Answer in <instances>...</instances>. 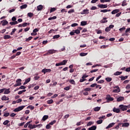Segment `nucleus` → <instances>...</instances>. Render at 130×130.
Segmentation results:
<instances>
[{"label": "nucleus", "instance_id": "f257e3e1", "mask_svg": "<svg viewBox=\"0 0 130 130\" xmlns=\"http://www.w3.org/2000/svg\"><path fill=\"white\" fill-rule=\"evenodd\" d=\"M24 108H25V106H21L15 109L14 110H13V111H14V112H19V111H21V110H23Z\"/></svg>", "mask_w": 130, "mask_h": 130}, {"label": "nucleus", "instance_id": "f03ea898", "mask_svg": "<svg viewBox=\"0 0 130 130\" xmlns=\"http://www.w3.org/2000/svg\"><path fill=\"white\" fill-rule=\"evenodd\" d=\"M128 106H124L123 105H120L119 106L120 109L122 110V111H125V110H127Z\"/></svg>", "mask_w": 130, "mask_h": 130}, {"label": "nucleus", "instance_id": "7ed1b4c3", "mask_svg": "<svg viewBox=\"0 0 130 130\" xmlns=\"http://www.w3.org/2000/svg\"><path fill=\"white\" fill-rule=\"evenodd\" d=\"M106 100H107V102L108 103H109V101H113V100H114V99H113V98H111V96H110V95L108 94L107 95Z\"/></svg>", "mask_w": 130, "mask_h": 130}, {"label": "nucleus", "instance_id": "20e7f679", "mask_svg": "<svg viewBox=\"0 0 130 130\" xmlns=\"http://www.w3.org/2000/svg\"><path fill=\"white\" fill-rule=\"evenodd\" d=\"M56 52H58V51L56 50H49L47 54H53V53H55Z\"/></svg>", "mask_w": 130, "mask_h": 130}, {"label": "nucleus", "instance_id": "39448f33", "mask_svg": "<svg viewBox=\"0 0 130 130\" xmlns=\"http://www.w3.org/2000/svg\"><path fill=\"white\" fill-rule=\"evenodd\" d=\"M81 15H87L89 14L88 9H84L82 12H80Z\"/></svg>", "mask_w": 130, "mask_h": 130}, {"label": "nucleus", "instance_id": "423d86ee", "mask_svg": "<svg viewBox=\"0 0 130 130\" xmlns=\"http://www.w3.org/2000/svg\"><path fill=\"white\" fill-rule=\"evenodd\" d=\"M50 72H51V69H44L42 70V73H43L44 74H46V73H50Z\"/></svg>", "mask_w": 130, "mask_h": 130}, {"label": "nucleus", "instance_id": "0eeeda50", "mask_svg": "<svg viewBox=\"0 0 130 130\" xmlns=\"http://www.w3.org/2000/svg\"><path fill=\"white\" fill-rule=\"evenodd\" d=\"M99 8H100V9H106L108 7L107 5H103V4H101L98 5Z\"/></svg>", "mask_w": 130, "mask_h": 130}, {"label": "nucleus", "instance_id": "6e6552de", "mask_svg": "<svg viewBox=\"0 0 130 130\" xmlns=\"http://www.w3.org/2000/svg\"><path fill=\"white\" fill-rule=\"evenodd\" d=\"M124 100V97L123 96H119L117 98V102H121V101H123Z\"/></svg>", "mask_w": 130, "mask_h": 130}, {"label": "nucleus", "instance_id": "1a4fd4ad", "mask_svg": "<svg viewBox=\"0 0 130 130\" xmlns=\"http://www.w3.org/2000/svg\"><path fill=\"white\" fill-rule=\"evenodd\" d=\"M108 22V20H107V18L105 17L103 19V20H101L100 23L102 24H104V23H107Z\"/></svg>", "mask_w": 130, "mask_h": 130}, {"label": "nucleus", "instance_id": "9d476101", "mask_svg": "<svg viewBox=\"0 0 130 130\" xmlns=\"http://www.w3.org/2000/svg\"><path fill=\"white\" fill-rule=\"evenodd\" d=\"M9 99H10L8 97H7L6 95H4L1 98V100H2V101H7L8 100H9Z\"/></svg>", "mask_w": 130, "mask_h": 130}, {"label": "nucleus", "instance_id": "9b49d317", "mask_svg": "<svg viewBox=\"0 0 130 130\" xmlns=\"http://www.w3.org/2000/svg\"><path fill=\"white\" fill-rule=\"evenodd\" d=\"M114 124H115V123L114 122L111 123L106 127V128L107 129L108 128H110V127H112V126H113Z\"/></svg>", "mask_w": 130, "mask_h": 130}, {"label": "nucleus", "instance_id": "f8f14e48", "mask_svg": "<svg viewBox=\"0 0 130 130\" xmlns=\"http://www.w3.org/2000/svg\"><path fill=\"white\" fill-rule=\"evenodd\" d=\"M1 23H3V26H6V25H8V24H9V22H8L6 19L2 21Z\"/></svg>", "mask_w": 130, "mask_h": 130}, {"label": "nucleus", "instance_id": "ddd939ff", "mask_svg": "<svg viewBox=\"0 0 130 130\" xmlns=\"http://www.w3.org/2000/svg\"><path fill=\"white\" fill-rule=\"evenodd\" d=\"M113 112H115L116 113H119L120 112V109L114 108L113 109Z\"/></svg>", "mask_w": 130, "mask_h": 130}, {"label": "nucleus", "instance_id": "4468645a", "mask_svg": "<svg viewBox=\"0 0 130 130\" xmlns=\"http://www.w3.org/2000/svg\"><path fill=\"white\" fill-rule=\"evenodd\" d=\"M127 126H129V123L125 122L122 123V127H127Z\"/></svg>", "mask_w": 130, "mask_h": 130}, {"label": "nucleus", "instance_id": "2eb2a0df", "mask_svg": "<svg viewBox=\"0 0 130 130\" xmlns=\"http://www.w3.org/2000/svg\"><path fill=\"white\" fill-rule=\"evenodd\" d=\"M119 10L115 9V10H113V11H112L111 14L112 15H115V14H117V13H119Z\"/></svg>", "mask_w": 130, "mask_h": 130}, {"label": "nucleus", "instance_id": "dca6fc26", "mask_svg": "<svg viewBox=\"0 0 130 130\" xmlns=\"http://www.w3.org/2000/svg\"><path fill=\"white\" fill-rule=\"evenodd\" d=\"M87 21H82L80 23V26H86L87 25Z\"/></svg>", "mask_w": 130, "mask_h": 130}, {"label": "nucleus", "instance_id": "f3484780", "mask_svg": "<svg viewBox=\"0 0 130 130\" xmlns=\"http://www.w3.org/2000/svg\"><path fill=\"white\" fill-rule=\"evenodd\" d=\"M128 76H121V77H120V79H121V81H124V80H126V79H127Z\"/></svg>", "mask_w": 130, "mask_h": 130}, {"label": "nucleus", "instance_id": "a211bd4d", "mask_svg": "<svg viewBox=\"0 0 130 130\" xmlns=\"http://www.w3.org/2000/svg\"><path fill=\"white\" fill-rule=\"evenodd\" d=\"M97 126L96 125H93L91 127L88 128V130H96Z\"/></svg>", "mask_w": 130, "mask_h": 130}, {"label": "nucleus", "instance_id": "6ab92c4d", "mask_svg": "<svg viewBox=\"0 0 130 130\" xmlns=\"http://www.w3.org/2000/svg\"><path fill=\"white\" fill-rule=\"evenodd\" d=\"M28 127L29 128H31V129H33V128H36V125L35 124L32 125L31 124H29L28 125Z\"/></svg>", "mask_w": 130, "mask_h": 130}, {"label": "nucleus", "instance_id": "aec40b11", "mask_svg": "<svg viewBox=\"0 0 130 130\" xmlns=\"http://www.w3.org/2000/svg\"><path fill=\"white\" fill-rule=\"evenodd\" d=\"M43 9V6L42 5H40L38 6H37V10L38 11H41Z\"/></svg>", "mask_w": 130, "mask_h": 130}, {"label": "nucleus", "instance_id": "412c9836", "mask_svg": "<svg viewBox=\"0 0 130 130\" xmlns=\"http://www.w3.org/2000/svg\"><path fill=\"white\" fill-rule=\"evenodd\" d=\"M4 94H10L11 93V91H10V88L9 89H6L4 90Z\"/></svg>", "mask_w": 130, "mask_h": 130}, {"label": "nucleus", "instance_id": "4be33fe9", "mask_svg": "<svg viewBox=\"0 0 130 130\" xmlns=\"http://www.w3.org/2000/svg\"><path fill=\"white\" fill-rule=\"evenodd\" d=\"M122 7H125V6H127V3H126V0H124L121 4Z\"/></svg>", "mask_w": 130, "mask_h": 130}, {"label": "nucleus", "instance_id": "5701e85b", "mask_svg": "<svg viewBox=\"0 0 130 130\" xmlns=\"http://www.w3.org/2000/svg\"><path fill=\"white\" fill-rule=\"evenodd\" d=\"M16 82V84H20L19 86H21V85H22V83H21L22 82V80L21 79H18Z\"/></svg>", "mask_w": 130, "mask_h": 130}, {"label": "nucleus", "instance_id": "b1692460", "mask_svg": "<svg viewBox=\"0 0 130 130\" xmlns=\"http://www.w3.org/2000/svg\"><path fill=\"white\" fill-rule=\"evenodd\" d=\"M122 74V72L117 71L115 72L114 75V76H119V75H121Z\"/></svg>", "mask_w": 130, "mask_h": 130}, {"label": "nucleus", "instance_id": "393cba45", "mask_svg": "<svg viewBox=\"0 0 130 130\" xmlns=\"http://www.w3.org/2000/svg\"><path fill=\"white\" fill-rule=\"evenodd\" d=\"M27 7H28V5H27L26 4H24L20 6V9L21 10H23V9H26V8H27Z\"/></svg>", "mask_w": 130, "mask_h": 130}, {"label": "nucleus", "instance_id": "a878e982", "mask_svg": "<svg viewBox=\"0 0 130 130\" xmlns=\"http://www.w3.org/2000/svg\"><path fill=\"white\" fill-rule=\"evenodd\" d=\"M48 115H44L43 118L42 120H43V121H45V120H46V119H48Z\"/></svg>", "mask_w": 130, "mask_h": 130}, {"label": "nucleus", "instance_id": "bb28decb", "mask_svg": "<svg viewBox=\"0 0 130 130\" xmlns=\"http://www.w3.org/2000/svg\"><path fill=\"white\" fill-rule=\"evenodd\" d=\"M106 81H107L108 82H111L112 81V78L110 77H107L105 78Z\"/></svg>", "mask_w": 130, "mask_h": 130}, {"label": "nucleus", "instance_id": "cd10ccee", "mask_svg": "<svg viewBox=\"0 0 130 130\" xmlns=\"http://www.w3.org/2000/svg\"><path fill=\"white\" fill-rule=\"evenodd\" d=\"M100 109H101V107H96L94 108V111L97 112V111H99V110H100Z\"/></svg>", "mask_w": 130, "mask_h": 130}, {"label": "nucleus", "instance_id": "c85d7f7f", "mask_svg": "<svg viewBox=\"0 0 130 130\" xmlns=\"http://www.w3.org/2000/svg\"><path fill=\"white\" fill-rule=\"evenodd\" d=\"M27 16L29 18H32V17H33V16H34V14L32 13L29 12V13H27Z\"/></svg>", "mask_w": 130, "mask_h": 130}, {"label": "nucleus", "instance_id": "c756f323", "mask_svg": "<svg viewBox=\"0 0 130 130\" xmlns=\"http://www.w3.org/2000/svg\"><path fill=\"white\" fill-rule=\"evenodd\" d=\"M70 84H72V85H76V82H75V80L73 79H71L69 81Z\"/></svg>", "mask_w": 130, "mask_h": 130}, {"label": "nucleus", "instance_id": "7c9ffc66", "mask_svg": "<svg viewBox=\"0 0 130 130\" xmlns=\"http://www.w3.org/2000/svg\"><path fill=\"white\" fill-rule=\"evenodd\" d=\"M88 54V53H84V52H81L80 53V56H86Z\"/></svg>", "mask_w": 130, "mask_h": 130}, {"label": "nucleus", "instance_id": "2f4dec72", "mask_svg": "<svg viewBox=\"0 0 130 130\" xmlns=\"http://www.w3.org/2000/svg\"><path fill=\"white\" fill-rule=\"evenodd\" d=\"M92 124H94V122L93 121H89L87 124V126H90V125H92Z\"/></svg>", "mask_w": 130, "mask_h": 130}, {"label": "nucleus", "instance_id": "473e14b6", "mask_svg": "<svg viewBox=\"0 0 130 130\" xmlns=\"http://www.w3.org/2000/svg\"><path fill=\"white\" fill-rule=\"evenodd\" d=\"M30 108V110H34V106H32L31 105H29L27 106V109H29Z\"/></svg>", "mask_w": 130, "mask_h": 130}, {"label": "nucleus", "instance_id": "72a5a7b5", "mask_svg": "<svg viewBox=\"0 0 130 130\" xmlns=\"http://www.w3.org/2000/svg\"><path fill=\"white\" fill-rule=\"evenodd\" d=\"M10 25H17V24H18V21H15L13 22H10Z\"/></svg>", "mask_w": 130, "mask_h": 130}, {"label": "nucleus", "instance_id": "f704fd0d", "mask_svg": "<svg viewBox=\"0 0 130 130\" xmlns=\"http://www.w3.org/2000/svg\"><path fill=\"white\" fill-rule=\"evenodd\" d=\"M119 92H120V89H114L113 90V93H119Z\"/></svg>", "mask_w": 130, "mask_h": 130}, {"label": "nucleus", "instance_id": "c9c22d12", "mask_svg": "<svg viewBox=\"0 0 130 130\" xmlns=\"http://www.w3.org/2000/svg\"><path fill=\"white\" fill-rule=\"evenodd\" d=\"M10 122V121L6 120H5L4 122H3V124L4 125H7L8 124H9V123Z\"/></svg>", "mask_w": 130, "mask_h": 130}, {"label": "nucleus", "instance_id": "e433bc0d", "mask_svg": "<svg viewBox=\"0 0 130 130\" xmlns=\"http://www.w3.org/2000/svg\"><path fill=\"white\" fill-rule=\"evenodd\" d=\"M67 62H68V60H63L62 62H61V63L62 64V66H64L67 64Z\"/></svg>", "mask_w": 130, "mask_h": 130}, {"label": "nucleus", "instance_id": "4c0bfd02", "mask_svg": "<svg viewBox=\"0 0 130 130\" xmlns=\"http://www.w3.org/2000/svg\"><path fill=\"white\" fill-rule=\"evenodd\" d=\"M56 19V16H53L52 17H49L48 18L49 21H51V20H55Z\"/></svg>", "mask_w": 130, "mask_h": 130}, {"label": "nucleus", "instance_id": "58836bf2", "mask_svg": "<svg viewBox=\"0 0 130 130\" xmlns=\"http://www.w3.org/2000/svg\"><path fill=\"white\" fill-rule=\"evenodd\" d=\"M4 39H10L11 38V37L10 35H5L4 37Z\"/></svg>", "mask_w": 130, "mask_h": 130}, {"label": "nucleus", "instance_id": "ea45409f", "mask_svg": "<svg viewBox=\"0 0 130 130\" xmlns=\"http://www.w3.org/2000/svg\"><path fill=\"white\" fill-rule=\"evenodd\" d=\"M47 102L48 104H52V103L53 102V100L51 99L50 100L47 101Z\"/></svg>", "mask_w": 130, "mask_h": 130}, {"label": "nucleus", "instance_id": "a19ab883", "mask_svg": "<svg viewBox=\"0 0 130 130\" xmlns=\"http://www.w3.org/2000/svg\"><path fill=\"white\" fill-rule=\"evenodd\" d=\"M111 0H101V3H109Z\"/></svg>", "mask_w": 130, "mask_h": 130}, {"label": "nucleus", "instance_id": "79ce46f5", "mask_svg": "<svg viewBox=\"0 0 130 130\" xmlns=\"http://www.w3.org/2000/svg\"><path fill=\"white\" fill-rule=\"evenodd\" d=\"M59 37H60V36H59V35H57L54 36L53 39H57V38H59Z\"/></svg>", "mask_w": 130, "mask_h": 130}, {"label": "nucleus", "instance_id": "37998d69", "mask_svg": "<svg viewBox=\"0 0 130 130\" xmlns=\"http://www.w3.org/2000/svg\"><path fill=\"white\" fill-rule=\"evenodd\" d=\"M73 31H74V33H75L76 34H80V30L79 29L73 30Z\"/></svg>", "mask_w": 130, "mask_h": 130}, {"label": "nucleus", "instance_id": "c03bdc74", "mask_svg": "<svg viewBox=\"0 0 130 130\" xmlns=\"http://www.w3.org/2000/svg\"><path fill=\"white\" fill-rule=\"evenodd\" d=\"M102 122H103V120H102V119L96 121L98 124H101Z\"/></svg>", "mask_w": 130, "mask_h": 130}, {"label": "nucleus", "instance_id": "a18cd8bd", "mask_svg": "<svg viewBox=\"0 0 130 130\" xmlns=\"http://www.w3.org/2000/svg\"><path fill=\"white\" fill-rule=\"evenodd\" d=\"M66 50V46H63V48L60 49L59 51V52H61V51H64Z\"/></svg>", "mask_w": 130, "mask_h": 130}, {"label": "nucleus", "instance_id": "49530a36", "mask_svg": "<svg viewBox=\"0 0 130 130\" xmlns=\"http://www.w3.org/2000/svg\"><path fill=\"white\" fill-rule=\"evenodd\" d=\"M56 122V120H54L53 121L50 122L49 124L50 125H53V124H54V123H55Z\"/></svg>", "mask_w": 130, "mask_h": 130}, {"label": "nucleus", "instance_id": "de8ad7c7", "mask_svg": "<svg viewBox=\"0 0 130 130\" xmlns=\"http://www.w3.org/2000/svg\"><path fill=\"white\" fill-rule=\"evenodd\" d=\"M32 38H33V37H28V38L26 39L25 41H26V42H28V41H30V40H31V39H32Z\"/></svg>", "mask_w": 130, "mask_h": 130}, {"label": "nucleus", "instance_id": "09e8293b", "mask_svg": "<svg viewBox=\"0 0 130 130\" xmlns=\"http://www.w3.org/2000/svg\"><path fill=\"white\" fill-rule=\"evenodd\" d=\"M16 31H17V29L14 28L12 30V32L10 34V35H13L14 33H15V32H16Z\"/></svg>", "mask_w": 130, "mask_h": 130}, {"label": "nucleus", "instance_id": "8fccbe9b", "mask_svg": "<svg viewBox=\"0 0 130 130\" xmlns=\"http://www.w3.org/2000/svg\"><path fill=\"white\" fill-rule=\"evenodd\" d=\"M10 115V113H4V116H5V117H8V116H9Z\"/></svg>", "mask_w": 130, "mask_h": 130}, {"label": "nucleus", "instance_id": "3c124183", "mask_svg": "<svg viewBox=\"0 0 130 130\" xmlns=\"http://www.w3.org/2000/svg\"><path fill=\"white\" fill-rule=\"evenodd\" d=\"M56 10V8H51V10H50V13H53V12H54Z\"/></svg>", "mask_w": 130, "mask_h": 130}, {"label": "nucleus", "instance_id": "603ef678", "mask_svg": "<svg viewBox=\"0 0 130 130\" xmlns=\"http://www.w3.org/2000/svg\"><path fill=\"white\" fill-rule=\"evenodd\" d=\"M84 91L85 92H89V91H91V88H86L84 89Z\"/></svg>", "mask_w": 130, "mask_h": 130}, {"label": "nucleus", "instance_id": "864d4df0", "mask_svg": "<svg viewBox=\"0 0 130 130\" xmlns=\"http://www.w3.org/2000/svg\"><path fill=\"white\" fill-rule=\"evenodd\" d=\"M105 31H106V32H109V31H110V29L109 28V27H107L105 28Z\"/></svg>", "mask_w": 130, "mask_h": 130}, {"label": "nucleus", "instance_id": "5fc2aeb1", "mask_svg": "<svg viewBox=\"0 0 130 130\" xmlns=\"http://www.w3.org/2000/svg\"><path fill=\"white\" fill-rule=\"evenodd\" d=\"M50 127H51V126L50 125V124H47L46 126V128L47 129H49V128H50Z\"/></svg>", "mask_w": 130, "mask_h": 130}, {"label": "nucleus", "instance_id": "6e6d98bb", "mask_svg": "<svg viewBox=\"0 0 130 130\" xmlns=\"http://www.w3.org/2000/svg\"><path fill=\"white\" fill-rule=\"evenodd\" d=\"M75 10L74 9H71L68 11V14H72V13H74Z\"/></svg>", "mask_w": 130, "mask_h": 130}, {"label": "nucleus", "instance_id": "4d7b16f0", "mask_svg": "<svg viewBox=\"0 0 130 130\" xmlns=\"http://www.w3.org/2000/svg\"><path fill=\"white\" fill-rule=\"evenodd\" d=\"M70 35L71 36H74V35H75V31H74V30H73L72 31H71L70 32Z\"/></svg>", "mask_w": 130, "mask_h": 130}, {"label": "nucleus", "instance_id": "13d9d810", "mask_svg": "<svg viewBox=\"0 0 130 130\" xmlns=\"http://www.w3.org/2000/svg\"><path fill=\"white\" fill-rule=\"evenodd\" d=\"M30 81H31V78H28L26 79L25 81L28 84V83H29V82H30Z\"/></svg>", "mask_w": 130, "mask_h": 130}, {"label": "nucleus", "instance_id": "bf43d9fd", "mask_svg": "<svg viewBox=\"0 0 130 130\" xmlns=\"http://www.w3.org/2000/svg\"><path fill=\"white\" fill-rule=\"evenodd\" d=\"M119 30L120 31V32H122L123 30H125V27L123 26V27L119 28Z\"/></svg>", "mask_w": 130, "mask_h": 130}, {"label": "nucleus", "instance_id": "052dcab7", "mask_svg": "<svg viewBox=\"0 0 130 130\" xmlns=\"http://www.w3.org/2000/svg\"><path fill=\"white\" fill-rule=\"evenodd\" d=\"M96 72H98V69H95V70H91V71H90V73H96Z\"/></svg>", "mask_w": 130, "mask_h": 130}, {"label": "nucleus", "instance_id": "680f3d73", "mask_svg": "<svg viewBox=\"0 0 130 130\" xmlns=\"http://www.w3.org/2000/svg\"><path fill=\"white\" fill-rule=\"evenodd\" d=\"M104 82V80H101L98 81V84H103Z\"/></svg>", "mask_w": 130, "mask_h": 130}, {"label": "nucleus", "instance_id": "e2e57ef3", "mask_svg": "<svg viewBox=\"0 0 130 130\" xmlns=\"http://www.w3.org/2000/svg\"><path fill=\"white\" fill-rule=\"evenodd\" d=\"M85 81H86V79L84 78H82L80 79L79 82H80V83H83V82H85Z\"/></svg>", "mask_w": 130, "mask_h": 130}, {"label": "nucleus", "instance_id": "0e129e2a", "mask_svg": "<svg viewBox=\"0 0 130 130\" xmlns=\"http://www.w3.org/2000/svg\"><path fill=\"white\" fill-rule=\"evenodd\" d=\"M39 31V29L38 28H35L33 30L34 33H36V32H38Z\"/></svg>", "mask_w": 130, "mask_h": 130}, {"label": "nucleus", "instance_id": "69168bd1", "mask_svg": "<svg viewBox=\"0 0 130 130\" xmlns=\"http://www.w3.org/2000/svg\"><path fill=\"white\" fill-rule=\"evenodd\" d=\"M78 23H73L71 25V27H76V26H78Z\"/></svg>", "mask_w": 130, "mask_h": 130}, {"label": "nucleus", "instance_id": "338daca9", "mask_svg": "<svg viewBox=\"0 0 130 130\" xmlns=\"http://www.w3.org/2000/svg\"><path fill=\"white\" fill-rule=\"evenodd\" d=\"M95 86H97V84L96 83H93L90 85V87L91 88H94Z\"/></svg>", "mask_w": 130, "mask_h": 130}, {"label": "nucleus", "instance_id": "774afa93", "mask_svg": "<svg viewBox=\"0 0 130 130\" xmlns=\"http://www.w3.org/2000/svg\"><path fill=\"white\" fill-rule=\"evenodd\" d=\"M109 41H111V42L114 41V40H115V38H110L109 39Z\"/></svg>", "mask_w": 130, "mask_h": 130}]
</instances>
